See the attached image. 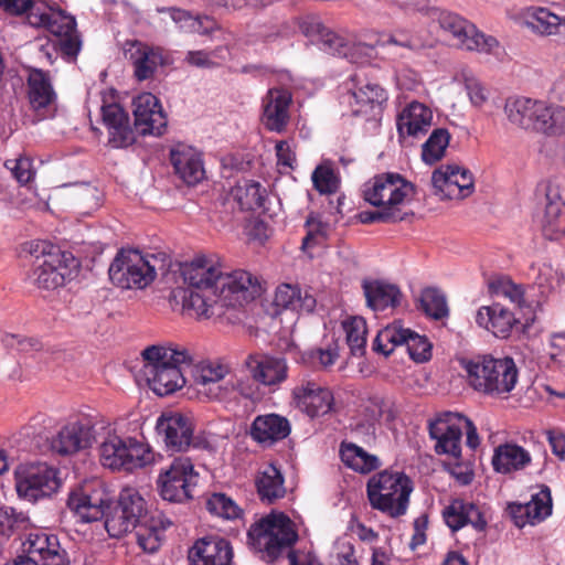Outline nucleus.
Segmentation results:
<instances>
[{"label": "nucleus", "mask_w": 565, "mask_h": 565, "mask_svg": "<svg viewBox=\"0 0 565 565\" xmlns=\"http://www.w3.org/2000/svg\"><path fill=\"white\" fill-rule=\"evenodd\" d=\"M186 287L172 291L181 299L185 312L198 319H224L228 323L243 320V307L260 295V285L245 270L223 275L221 269L204 256L194 258L182 268Z\"/></svg>", "instance_id": "nucleus-1"}, {"label": "nucleus", "mask_w": 565, "mask_h": 565, "mask_svg": "<svg viewBox=\"0 0 565 565\" xmlns=\"http://www.w3.org/2000/svg\"><path fill=\"white\" fill-rule=\"evenodd\" d=\"M248 544L267 563L287 553L290 565H322L316 559L299 563L292 551L298 532L289 516L271 512L253 523L247 532Z\"/></svg>", "instance_id": "nucleus-2"}, {"label": "nucleus", "mask_w": 565, "mask_h": 565, "mask_svg": "<svg viewBox=\"0 0 565 565\" xmlns=\"http://www.w3.org/2000/svg\"><path fill=\"white\" fill-rule=\"evenodd\" d=\"M141 356L142 372L157 395L167 396L184 386L183 367L193 362V355L186 348L178 344H154L142 350Z\"/></svg>", "instance_id": "nucleus-3"}, {"label": "nucleus", "mask_w": 565, "mask_h": 565, "mask_svg": "<svg viewBox=\"0 0 565 565\" xmlns=\"http://www.w3.org/2000/svg\"><path fill=\"white\" fill-rule=\"evenodd\" d=\"M169 259L164 253H141L138 249H120L111 262L108 275L111 284L120 289H145L158 273H166Z\"/></svg>", "instance_id": "nucleus-4"}, {"label": "nucleus", "mask_w": 565, "mask_h": 565, "mask_svg": "<svg viewBox=\"0 0 565 565\" xmlns=\"http://www.w3.org/2000/svg\"><path fill=\"white\" fill-rule=\"evenodd\" d=\"M469 385L492 397H507L515 387L519 370L510 356H478L463 364Z\"/></svg>", "instance_id": "nucleus-5"}, {"label": "nucleus", "mask_w": 565, "mask_h": 565, "mask_svg": "<svg viewBox=\"0 0 565 565\" xmlns=\"http://www.w3.org/2000/svg\"><path fill=\"white\" fill-rule=\"evenodd\" d=\"M412 491V480L403 472L391 470L373 475L366 484L371 507L392 518L406 513Z\"/></svg>", "instance_id": "nucleus-6"}, {"label": "nucleus", "mask_w": 565, "mask_h": 565, "mask_svg": "<svg viewBox=\"0 0 565 565\" xmlns=\"http://www.w3.org/2000/svg\"><path fill=\"white\" fill-rule=\"evenodd\" d=\"M414 185L398 173H381L363 185V198L371 205L383 207L403 221L406 205L412 201Z\"/></svg>", "instance_id": "nucleus-7"}, {"label": "nucleus", "mask_w": 565, "mask_h": 565, "mask_svg": "<svg viewBox=\"0 0 565 565\" xmlns=\"http://www.w3.org/2000/svg\"><path fill=\"white\" fill-rule=\"evenodd\" d=\"M99 460L113 470H132L153 461L150 447L134 437H121L116 431L108 433L99 445Z\"/></svg>", "instance_id": "nucleus-8"}, {"label": "nucleus", "mask_w": 565, "mask_h": 565, "mask_svg": "<svg viewBox=\"0 0 565 565\" xmlns=\"http://www.w3.org/2000/svg\"><path fill=\"white\" fill-rule=\"evenodd\" d=\"M301 33L311 42L319 44L324 52L341 56L351 63L363 64L373 53V47L365 43H351L324 26L318 18L307 17L299 24Z\"/></svg>", "instance_id": "nucleus-9"}, {"label": "nucleus", "mask_w": 565, "mask_h": 565, "mask_svg": "<svg viewBox=\"0 0 565 565\" xmlns=\"http://www.w3.org/2000/svg\"><path fill=\"white\" fill-rule=\"evenodd\" d=\"M433 19L441 30L456 40L461 49L483 54H495L500 49V43L494 36L484 34L457 13L435 9Z\"/></svg>", "instance_id": "nucleus-10"}, {"label": "nucleus", "mask_w": 565, "mask_h": 565, "mask_svg": "<svg viewBox=\"0 0 565 565\" xmlns=\"http://www.w3.org/2000/svg\"><path fill=\"white\" fill-rule=\"evenodd\" d=\"M199 482V472L189 457H177L162 469L158 477V488L163 500L184 502L193 498Z\"/></svg>", "instance_id": "nucleus-11"}, {"label": "nucleus", "mask_w": 565, "mask_h": 565, "mask_svg": "<svg viewBox=\"0 0 565 565\" xmlns=\"http://www.w3.org/2000/svg\"><path fill=\"white\" fill-rule=\"evenodd\" d=\"M61 479L55 468L43 462L21 465L15 470V489L20 498L36 502L56 493Z\"/></svg>", "instance_id": "nucleus-12"}, {"label": "nucleus", "mask_w": 565, "mask_h": 565, "mask_svg": "<svg viewBox=\"0 0 565 565\" xmlns=\"http://www.w3.org/2000/svg\"><path fill=\"white\" fill-rule=\"evenodd\" d=\"M67 262H74L70 253L42 244L41 254L36 255L33 262L30 275L32 284L43 290H55L62 287L71 276Z\"/></svg>", "instance_id": "nucleus-13"}, {"label": "nucleus", "mask_w": 565, "mask_h": 565, "mask_svg": "<svg viewBox=\"0 0 565 565\" xmlns=\"http://www.w3.org/2000/svg\"><path fill=\"white\" fill-rule=\"evenodd\" d=\"M405 345L412 360L426 362L431 356V343L425 335L393 323L379 331L374 340V350L390 355L396 347Z\"/></svg>", "instance_id": "nucleus-14"}, {"label": "nucleus", "mask_w": 565, "mask_h": 565, "mask_svg": "<svg viewBox=\"0 0 565 565\" xmlns=\"http://www.w3.org/2000/svg\"><path fill=\"white\" fill-rule=\"evenodd\" d=\"M110 495L98 482L85 483L73 489L67 498V507L82 522L89 523L105 516L110 507Z\"/></svg>", "instance_id": "nucleus-15"}, {"label": "nucleus", "mask_w": 565, "mask_h": 565, "mask_svg": "<svg viewBox=\"0 0 565 565\" xmlns=\"http://www.w3.org/2000/svg\"><path fill=\"white\" fill-rule=\"evenodd\" d=\"M431 185L440 200H462L473 192L475 181L468 169L444 164L433 172Z\"/></svg>", "instance_id": "nucleus-16"}, {"label": "nucleus", "mask_w": 565, "mask_h": 565, "mask_svg": "<svg viewBox=\"0 0 565 565\" xmlns=\"http://www.w3.org/2000/svg\"><path fill=\"white\" fill-rule=\"evenodd\" d=\"M462 419V415L448 412L429 423V436L436 440L435 451L438 455H448L455 460L460 459Z\"/></svg>", "instance_id": "nucleus-17"}, {"label": "nucleus", "mask_w": 565, "mask_h": 565, "mask_svg": "<svg viewBox=\"0 0 565 565\" xmlns=\"http://www.w3.org/2000/svg\"><path fill=\"white\" fill-rule=\"evenodd\" d=\"M296 407L315 418L331 413L334 408L332 391L313 380H303L291 391Z\"/></svg>", "instance_id": "nucleus-18"}, {"label": "nucleus", "mask_w": 565, "mask_h": 565, "mask_svg": "<svg viewBox=\"0 0 565 565\" xmlns=\"http://www.w3.org/2000/svg\"><path fill=\"white\" fill-rule=\"evenodd\" d=\"M157 430L172 451H185L193 445V420L181 413L162 414L158 418Z\"/></svg>", "instance_id": "nucleus-19"}, {"label": "nucleus", "mask_w": 565, "mask_h": 565, "mask_svg": "<svg viewBox=\"0 0 565 565\" xmlns=\"http://www.w3.org/2000/svg\"><path fill=\"white\" fill-rule=\"evenodd\" d=\"M94 439L93 426L87 419L66 423L52 438L51 449L63 456L74 455L90 447Z\"/></svg>", "instance_id": "nucleus-20"}, {"label": "nucleus", "mask_w": 565, "mask_h": 565, "mask_svg": "<svg viewBox=\"0 0 565 565\" xmlns=\"http://www.w3.org/2000/svg\"><path fill=\"white\" fill-rule=\"evenodd\" d=\"M292 95L285 88H271L263 98L262 124L273 132L286 131L290 121Z\"/></svg>", "instance_id": "nucleus-21"}, {"label": "nucleus", "mask_w": 565, "mask_h": 565, "mask_svg": "<svg viewBox=\"0 0 565 565\" xmlns=\"http://www.w3.org/2000/svg\"><path fill=\"white\" fill-rule=\"evenodd\" d=\"M38 24L46 28L53 35L58 38V47L61 52L75 57L81 49V40L76 31V21L73 17L62 11H52L42 13L39 17Z\"/></svg>", "instance_id": "nucleus-22"}, {"label": "nucleus", "mask_w": 565, "mask_h": 565, "mask_svg": "<svg viewBox=\"0 0 565 565\" xmlns=\"http://www.w3.org/2000/svg\"><path fill=\"white\" fill-rule=\"evenodd\" d=\"M56 99L50 75L42 70H31L28 76V100L35 115L40 119L52 116L56 109Z\"/></svg>", "instance_id": "nucleus-23"}, {"label": "nucleus", "mask_w": 565, "mask_h": 565, "mask_svg": "<svg viewBox=\"0 0 565 565\" xmlns=\"http://www.w3.org/2000/svg\"><path fill=\"white\" fill-rule=\"evenodd\" d=\"M244 364L252 380L267 387H277L288 377V365L284 358L256 353L249 354Z\"/></svg>", "instance_id": "nucleus-24"}, {"label": "nucleus", "mask_w": 565, "mask_h": 565, "mask_svg": "<svg viewBox=\"0 0 565 565\" xmlns=\"http://www.w3.org/2000/svg\"><path fill=\"white\" fill-rule=\"evenodd\" d=\"M508 512L518 527L526 524L535 525L544 521L552 513V495L547 486H541L536 493L526 503H511Z\"/></svg>", "instance_id": "nucleus-25"}, {"label": "nucleus", "mask_w": 565, "mask_h": 565, "mask_svg": "<svg viewBox=\"0 0 565 565\" xmlns=\"http://www.w3.org/2000/svg\"><path fill=\"white\" fill-rule=\"evenodd\" d=\"M508 512L518 527L526 524L535 525L544 521L552 513V495L547 486H541L536 493L526 503H511Z\"/></svg>", "instance_id": "nucleus-26"}, {"label": "nucleus", "mask_w": 565, "mask_h": 565, "mask_svg": "<svg viewBox=\"0 0 565 565\" xmlns=\"http://www.w3.org/2000/svg\"><path fill=\"white\" fill-rule=\"evenodd\" d=\"M135 127L141 135H161L167 117L159 99L151 93H143L134 99Z\"/></svg>", "instance_id": "nucleus-27"}, {"label": "nucleus", "mask_w": 565, "mask_h": 565, "mask_svg": "<svg viewBox=\"0 0 565 565\" xmlns=\"http://www.w3.org/2000/svg\"><path fill=\"white\" fill-rule=\"evenodd\" d=\"M25 551L32 564H70L66 551L61 547L57 536L53 534L45 532L30 534Z\"/></svg>", "instance_id": "nucleus-28"}, {"label": "nucleus", "mask_w": 565, "mask_h": 565, "mask_svg": "<svg viewBox=\"0 0 565 565\" xmlns=\"http://www.w3.org/2000/svg\"><path fill=\"white\" fill-rule=\"evenodd\" d=\"M543 104L544 100L524 96L509 97L504 104V114L510 124L537 132Z\"/></svg>", "instance_id": "nucleus-29"}, {"label": "nucleus", "mask_w": 565, "mask_h": 565, "mask_svg": "<svg viewBox=\"0 0 565 565\" xmlns=\"http://www.w3.org/2000/svg\"><path fill=\"white\" fill-rule=\"evenodd\" d=\"M231 367L218 361H202L194 370V383L200 394L211 401H218Z\"/></svg>", "instance_id": "nucleus-30"}, {"label": "nucleus", "mask_w": 565, "mask_h": 565, "mask_svg": "<svg viewBox=\"0 0 565 565\" xmlns=\"http://www.w3.org/2000/svg\"><path fill=\"white\" fill-rule=\"evenodd\" d=\"M102 115L111 147L126 148L135 142V132L130 126L129 116L119 104H104Z\"/></svg>", "instance_id": "nucleus-31"}, {"label": "nucleus", "mask_w": 565, "mask_h": 565, "mask_svg": "<svg viewBox=\"0 0 565 565\" xmlns=\"http://www.w3.org/2000/svg\"><path fill=\"white\" fill-rule=\"evenodd\" d=\"M443 519L452 532H457L466 525H471L479 532L487 527V521L480 508L473 502L463 499H452L444 508Z\"/></svg>", "instance_id": "nucleus-32"}, {"label": "nucleus", "mask_w": 565, "mask_h": 565, "mask_svg": "<svg viewBox=\"0 0 565 565\" xmlns=\"http://www.w3.org/2000/svg\"><path fill=\"white\" fill-rule=\"evenodd\" d=\"M233 550L224 539L203 537L198 540L189 551L193 565H232Z\"/></svg>", "instance_id": "nucleus-33"}, {"label": "nucleus", "mask_w": 565, "mask_h": 565, "mask_svg": "<svg viewBox=\"0 0 565 565\" xmlns=\"http://www.w3.org/2000/svg\"><path fill=\"white\" fill-rule=\"evenodd\" d=\"M476 322L497 338L507 339L518 323V319L508 308L500 303H493L483 306L477 311Z\"/></svg>", "instance_id": "nucleus-34"}, {"label": "nucleus", "mask_w": 565, "mask_h": 565, "mask_svg": "<svg viewBox=\"0 0 565 565\" xmlns=\"http://www.w3.org/2000/svg\"><path fill=\"white\" fill-rule=\"evenodd\" d=\"M433 113L424 104L412 102L398 115L396 119L399 138L418 137L428 131L431 126Z\"/></svg>", "instance_id": "nucleus-35"}, {"label": "nucleus", "mask_w": 565, "mask_h": 565, "mask_svg": "<svg viewBox=\"0 0 565 565\" xmlns=\"http://www.w3.org/2000/svg\"><path fill=\"white\" fill-rule=\"evenodd\" d=\"M531 462L530 451L515 443H504L495 447L491 459L493 470L502 475L522 471Z\"/></svg>", "instance_id": "nucleus-36"}, {"label": "nucleus", "mask_w": 565, "mask_h": 565, "mask_svg": "<svg viewBox=\"0 0 565 565\" xmlns=\"http://www.w3.org/2000/svg\"><path fill=\"white\" fill-rule=\"evenodd\" d=\"M289 420L278 414L258 415L252 423L250 436L258 444L271 446L290 434Z\"/></svg>", "instance_id": "nucleus-37"}, {"label": "nucleus", "mask_w": 565, "mask_h": 565, "mask_svg": "<svg viewBox=\"0 0 565 565\" xmlns=\"http://www.w3.org/2000/svg\"><path fill=\"white\" fill-rule=\"evenodd\" d=\"M171 162L175 173L189 185L202 181L205 175L201 154L192 147L178 146L171 150Z\"/></svg>", "instance_id": "nucleus-38"}, {"label": "nucleus", "mask_w": 565, "mask_h": 565, "mask_svg": "<svg viewBox=\"0 0 565 565\" xmlns=\"http://www.w3.org/2000/svg\"><path fill=\"white\" fill-rule=\"evenodd\" d=\"M539 223L543 236L550 241H557L565 235V202L557 193H546Z\"/></svg>", "instance_id": "nucleus-39"}, {"label": "nucleus", "mask_w": 565, "mask_h": 565, "mask_svg": "<svg viewBox=\"0 0 565 565\" xmlns=\"http://www.w3.org/2000/svg\"><path fill=\"white\" fill-rule=\"evenodd\" d=\"M386 99V92L379 84L366 83L351 93L349 105L354 116L370 118L379 114Z\"/></svg>", "instance_id": "nucleus-40"}, {"label": "nucleus", "mask_w": 565, "mask_h": 565, "mask_svg": "<svg viewBox=\"0 0 565 565\" xmlns=\"http://www.w3.org/2000/svg\"><path fill=\"white\" fill-rule=\"evenodd\" d=\"M274 305L284 310L310 313L317 302L316 298L308 290H302L299 285L280 284L275 291Z\"/></svg>", "instance_id": "nucleus-41"}, {"label": "nucleus", "mask_w": 565, "mask_h": 565, "mask_svg": "<svg viewBox=\"0 0 565 565\" xmlns=\"http://www.w3.org/2000/svg\"><path fill=\"white\" fill-rule=\"evenodd\" d=\"M362 288L367 306L375 311L397 307L403 297L396 285L383 280H364Z\"/></svg>", "instance_id": "nucleus-42"}, {"label": "nucleus", "mask_w": 565, "mask_h": 565, "mask_svg": "<svg viewBox=\"0 0 565 565\" xmlns=\"http://www.w3.org/2000/svg\"><path fill=\"white\" fill-rule=\"evenodd\" d=\"M255 486L259 499L266 503H274L286 494L284 476L274 465H267L257 473Z\"/></svg>", "instance_id": "nucleus-43"}, {"label": "nucleus", "mask_w": 565, "mask_h": 565, "mask_svg": "<svg viewBox=\"0 0 565 565\" xmlns=\"http://www.w3.org/2000/svg\"><path fill=\"white\" fill-rule=\"evenodd\" d=\"M564 17L551 12L543 7L530 8L524 17V25L539 35H558L563 29Z\"/></svg>", "instance_id": "nucleus-44"}, {"label": "nucleus", "mask_w": 565, "mask_h": 565, "mask_svg": "<svg viewBox=\"0 0 565 565\" xmlns=\"http://www.w3.org/2000/svg\"><path fill=\"white\" fill-rule=\"evenodd\" d=\"M132 64L135 66V76L138 81H145L153 76L158 66L164 64V56L159 47H151L139 44L131 53Z\"/></svg>", "instance_id": "nucleus-45"}, {"label": "nucleus", "mask_w": 565, "mask_h": 565, "mask_svg": "<svg viewBox=\"0 0 565 565\" xmlns=\"http://www.w3.org/2000/svg\"><path fill=\"white\" fill-rule=\"evenodd\" d=\"M340 456L343 463L359 473H370L381 466L377 456L369 454L362 447L355 444H342Z\"/></svg>", "instance_id": "nucleus-46"}, {"label": "nucleus", "mask_w": 565, "mask_h": 565, "mask_svg": "<svg viewBox=\"0 0 565 565\" xmlns=\"http://www.w3.org/2000/svg\"><path fill=\"white\" fill-rule=\"evenodd\" d=\"M381 419V408L372 399L365 404L350 424L351 431L364 441L375 438L376 427Z\"/></svg>", "instance_id": "nucleus-47"}, {"label": "nucleus", "mask_w": 565, "mask_h": 565, "mask_svg": "<svg viewBox=\"0 0 565 565\" xmlns=\"http://www.w3.org/2000/svg\"><path fill=\"white\" fill-rule=\"evenodd\" d=\"M232 195L243 211H256L264 207L266 190L260 183L244 180L232 189Z\"/></svg>", "instance_id": "nucleus-48"}, {"label": "nucleus", "mask_w": 565, "mask_h": 565, "mask_svg": "<svg viewBox=\"0 0 565 565\" xmlns=\"http://www.w3.org/2000/svg\"><path fill=\"white\" fill-rule=\"evenodd\" d=\"M257 395V387L248 377L231 376L224 382L223 392L218 402L237 404L239 398L253 399Z\"/></svg>", "instance_id": "nucleus-49"}, {"label": "nucleus", "mask_w": 565, "mask_h": 565, "mask_svg": "<svg viewBox=\"0 0 565 565\" xmlns=\"http://www.w3.org/2000/svg\"><path fill=\"white\" fill-rule=\"evenodd\" d=\"M347 343L353 355H363L366 347V321L362 317H350L342 322Z\"/></svg>", "instance_id": "nucleus-50"}, {"label": "nucleus", "mask_w": 565, "mask_h": 565, "mask_svg": "<svg viewBox=\"0 0 565 565\" xmlns=\"http://www.w3.org/2000/svg\"><path fill=\"white\" fill-rule=\"evenodd\" d=\"M539 131L547 136H559L565 132V107L544 102L540 117Z\"/></svg>", "instance_id": "nucleus-51"}, {"label": "nucleus", "mask_w": 565, "mask_h": 565, "mask_svg": "<svg viewBox=\"0 0 565 565\" xmlns=\"http://www.w3.org/2000/svg\"><path fill=\"white\" fill-rule=\"evenodd\" d=\"M450 134L445 128L435 129L422 146V159L425 163L434 164L441 160L449 146Z\"/></svg>", "instance_id": "nucleus-52"}, {"label": "nucleus", "mask_w": 565, "mask_h": 565, "mask_svg": "<svg viewBox=\"0 0 565 565\" xmlns=\"http://www.w3.org/2000/svg\"><path fill=\"white\" fill-rule=\"evenodd\" d=\"M230 54V46L218 45L211 51H189L184 61L194 67L214 68L220 66L222 62L226 61Z\"/></svg>", "instance_id": "nucleus-53"}, {"label": "nucleus", "mask_w": 565, "mask_h": 565, "mask_svg": "<svg viewBox=\"0 0 565 565\" xmlns=\"http://www.w3.org/2000/svg\"><path fill=\"white\" fill-rule=\"evenodd\" d=\"M206 510L224 520H236L243 514V510L228 495L222 492L211 493L205 501Z\"/></svg>", "instance_id": "nucleus-54"}, {"label": "nucleus", "mask_w": 565, "mask_h": 565, "mask_svg": "<svg viewBox=\"0 0 565 565\" xmlns=\"http://www.w3.org/2000/svg\"><path fill=\"white\" fill-rule=\"evenodd\" d=\"M117 507L138 525H141V520L146 515V502L137 490L132 488L124 489L119 494Z\"/></svg>", "instance_id": "nucleus-55"}, {"label": "nucleus", "mask_w": 565, "mask_h": 565, "mask_svg": "<svg viewBox=\"0 0 565 565\" xmlns=\"http://www.w3.org/2000/svg\"><path fill=\"white\" fill-rule=\"evenodd\" d=\"M420 307L427 316L436 320L448 316L446 297L437 288H426L422 291Z\"/></svg>", "instance_id": "nucleus-56"}, {"label": "nucleus", "mask_w": 565, "mask_h": 565, "mask_svg": "<svg viewBox=\"0 0 565 565\" xmlns=\"http://www.w3.org/2000/svg\"><path fill=\"white\" fill-rule=\"evenodd\" d=\"M489 289L492 295L503 297L519 308L525 302L522 287L507 277H499L491 280L489 282Z\"/></svg>", "instance_id": "nucleus-57"}, {"label": "nucleus", "mask_w": 565, "mask_h": 565, "mask_svg": "<svg viewBox=\"0 0 565 565\" xmlns=\"http://www.w3.org/2000/svg\"><path fill=\"white\" fill-rule=\"evenodd\" d=\"M28 523L29 518L25 513L12 507L0 508V535L9 537L25 529Z\"/></svg>", "instance_id": "nucleus-58"}, {"label": "nucleus", "mask_w": 565, "mask_h": 565, "mask_svg": "<svg viewBox=\"0 0 565 565\" xmlns=\"http://www.w3.org/2000/svg\"><path fill=\"white\" fill-rule=\"evenodd\" d=\"M105 527L111 537H120L124 534L139 526L129 515L117 505L106 514Z\"/></svg>", "instance_id": "nucleus-59"}, {"label": "nucleus", "mask_w": 565, "mask_h": 565, "mask_svg": "<svg viewBox=\"0 0 565 565\" xmlns=\"http://www.w3.org/2000/svg\"><path fill=\"white\" fill-rule=\"evenodd\" d=\"M189 32L199 33L201 35L214 34L216 40L223 42V45H231L233 34L218 26L215 20L210 17H194V20L189 29Z\"/></svg>", "instance_id": "nucleus-60"}, {"label": "nucleus", "mask_w": 565, "mask_h": 565, "mask_svg": "<svg viewBox=\"0 0 565 565\" xmlns=\"http://www.w3.org/2000/svg\"><path fill=\"white\" fill-rule=\"evenodd\" d=\"M311 179L316 190L321 194H331L338 190L339 180L330 166H318L313 170Z\"/></svg>", "instance_id": "nucleus-61"}, {"label": "nucleus", "mask_w": 565, "mask_h": 565, "mask_svg": "<svg viewBox=\"0 0 565 565\" xmlns=\"http://www.w3.org/2000/svg\"><path fill=\"white\" fill-rule=\"evenodd\" d=\"M307 234L302 239V248H310L321 244L328 235V225L321 221L319 215L311 213L305 224Z\"/></svg>", "instance_id": "nucleus-62"}, {"label": "nucleus", "mask_w": 565, "mask_h": 565, "mask_svg": "<svg viewBox=\"0 0 565 565\" xmlns=\"http://www.w3.org/2000/svg\"><path fill=\"white\" fill-rule=\"evenodd\" d=\"M563 280V274L553 268L550 264H543L537 268L535 284L542 295H548L551 291L558 288Z\"/></svg>", "instance_id": "nucleus-63"}, {"label": "nucleus", "mask_w": 565, "mask_h": 565, "mask_svg": "<svg viewBox=\"0 0 565 565\" xmlns=\"http://www.w3.org/2000/svg\"><path fill=\"white\" fill-rule=\"evenodd\" d=\"M462 78L471 104L478 108L482 107L489 99V89L470 73H462Z\"/></svg>", "instance_id": "nucleus-64"}]
</instances>
